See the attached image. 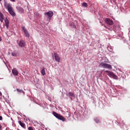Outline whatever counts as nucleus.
Returning <instances> with one entry per match:
<instances>
[{"label": "nucleus", "instance_id": "obj_1", "mask_svg": "<svg viewBox=\"0 0 130 130\" xmlns=\"http://www.w3.org/2000/svg\"><path fill=\"white\" fill-rule=\"evenodd\" d=\"M4 7L6 9V10H8L9 14H10L11 16H13V17H15V16H16V13L14 12L13 7H12L11 4L5 2Z\"/></svg>", "mask_w": 130, "mask_h": 130}, {"label": "nucleus", "instance_id": "obj_2", "mask_svg": "<svg viewBox=\"0 0 130 130\" xmlns=\"http://www.w3.org/2000/svg\"><path fill=\"white\" fill-rule=\"evenodd\" d=\"M52 114L55 116V117H56L58 119H59V120H62V121H66V118L63 117V116H61L60 114H58L56 112L53 111L52 112Z\"/></svg>", "mask_w": 130, "mask_h": 130}, {"label": "nucleus", "instance_id": "obj_3", "mask_svg": "<svg viewBox=\"0 0 130 130\" xmlns=\"http://www.w3.org/2000/svg\"><path fill=\"white\" fill-rule=\"evenodd\" d=\"M45 16H47L49 20H51V17L53 16V12L49 11L48 12L44 13Z\"/></svg>", "mask_w": 130, "mask_h": 130}, {"label": "nucleus", "instance_id": "obj_4", "mask_svg": "<svg viewBox=\"0 0 130 130\" xmlns=\"http://www.w3.org/2000/svg\"><path fill=\"white\" fill-rule=\"evenodd\" d=\"M100 66H101L102 68H105L106 69H112V67H111V65L106 63H101L100 64Z\"/></svg>", "mask_w": 130, "mask_h": 130}, {"label": "nucleus", "instance_id": "obj_5", "mask_svg": "<svg viewBox=\"0 0 130 130\" xmlns=\"http://www.w3.org/2000/svg\"><path fill=\"white\" fill-rule=\"evenodd\" d=\"M54 55L55 60H56V61H57V62H60V57L59 56V55L54 52Z\"/></svg>", "mask_w": 130, "mask_h": 130}, {"label": "nucleus", "instance_id": "obj_6", "mask_svg": "<svg viewBox=\"0 0 130 130\" xmlns=\"http://www.w3.org/2000/svg\"><path fill=\"white\" fill-rule=\"evenodd\" d=\"M105 22L108 25H113V21L109 18H106Z\"/></svg>", "mask_w": 130, "mask_h": 130}, {"label": "nucleus", "instance_id": "obj_7", "mask_svg": "<svg viewBox=\"0 0 130 130\" xmlns=\"http://www.w3.org/2000/svg\"><path fill=\"white\" fill-rule=\"evenodd\" d=\"M22 29L23 30V32H24V35H25V37H27L28 38H29V37H30V34H29L28 30H27L26 29L25 27H23Z\"/></svg>", "mask_w": 130, "mask_h": 130}, {"label": "nucleus", "instance_id": "obj_8", "mask_svg": "<svg viewBox=\"0 0 130 130\" xmlns=\"http://www.w3.org/2000/svg\"><path fill=\"white\" fill-rule=\"evenodd\" d=\"M18 44L19 46H20V47H25V46H26V43L23 40H20Z\"/></svg>", "mask_w": 130, "mask_h": 130}, {"label": "nucleus", "instance_id": "obj_9", "mask_svg": "<svg viewBox=\"0 0 130 130\" xmlns=\"http://www.w3.org/2000/svg\"><path fill=\"white\" fill-rule=\"evenodd\" d=\"M12 73L14 76H18L19 72H18V70H17V69L14 68L12 70Z\"/></svg>", "mask_w": 130, "mask_h": 130}, {"label": "nucleus", "instance_id": "obj_10", "mask_svg": "<svg viewBox=\"0 0 130 130\" xmlns=\"http://www.w3.org/2000/svg\"><path fill=\"white\" fill-rule=\"evenodd\" d=\"M105 72L106 73H107V75H108V76H109V77H112V76L114 74L111 71H106Z\"/></svg>", "mask_w": 130, "mask_h": 130}, {"label": "nucleus", "instance_id": "obj_11", "mask_svg": "<svg viewBox=\"0 0 130 130\" xmlns=\"http://www.w3.org/2000/svg\"><path fill=\"white\" fill-rule=\"evenodd\" d=\"M18 123L19 124H20V126H22V127H23V128H25V127H26V124H25V123H24L23 122H22L21 121H18Z\"/></svg>", "mask_w": 130, "mask_h": 130}, {"label": "nucleus", "instance_id": "obj_12", "mask_svg": "<svg viewBox=\"0 0 130 130\" xmlns=\"http://www.w3.org/2000/svg\"><path fill=\"white\" fill-rule=\"evenodd\" d=\"M4 19H5V17H4V14H3L2 12H0V21L2 23L4 22Z\"/></svg>", "mask_w": 130, "mask_h": 130}, {"label": "nucleus", "instance_id": "obj_13", "mask_svg": "<svg viewBox=\"0 0 130 130\" xmlns=\"http://www.w3.org/2000/svg\"><path fill=\"white\" fill-rule=\"evenodd\" d=\"M17 10L20 14H23L24 13V9L22 7H18Z\"/></svg>", "mask_w": 130, "mask_h": 130}, {"label": "nucleus", "instance_id": "obj_14", "mask_svg": "<svg viewBox=\"0 0 130 130\" xmlns=\"http://www.w3.org/2000/svg\"><path fill=\"white\" fill-rule=\"evenodd\" d=\"M5 25L6 26V28H9V20L8 19V18H6L5 19Z\"/></svg>", "mask_w": 130, "mask_h": 130}, {"label": "nucleus", "instance_id": "obj_15", "mask_svg": "<svg viewBox=\"0 0 130 130\" xmlns=\"http://www.w3.org/2000/svg\"><path fill=\"white\" fill-rule=\"evenodd\" d=\"M16 91H17V92H18V93H23V94H25V92H24V90H23L22 89L17 88Z\"/></svg>", "mask_w": 130, "mask_h": 130}, {"label": "nucleus", "instance_id": "obj_16", "mask_svg": "<svg viewBox=\"0 0 130 130\" xmlns=\"http://www.w3.org/2000/svg\"><path fill=\"white\" fill-rule=\"evenodd\" d=\"M41 73L43 76H45L46 73H45V68H43L42 71H41Z\"/></svg>", "mask_w": 130, "mask_h": 130}, {"label": "nucleus", "instance_id": "obj_17", "mask_svg": "<svg viewBox=\"0 0 130 130\" xmlns=\"http://www.w3.org/2000/svg\"><path fill=\"white\" fill-rule=\"evenodd\" d=\"M11 55H12V56H18V52H17L16 51H14L11 53Z\"/></svg>", "mask_w": 130, "mask_h": 130}, {"label": "nucleus", "instance_id": "obj_18", "mask_svg": "<svg viewBox=\"0 0 130 130\" xmlns=\"http://www.w3.org/2000/svg\"><path fill=\"white\" fill-rule=\"evenodd\" d=\"M69 95L71 96V97H73V98H75V94L72 92H69Z\"/></svg>", "mask_w": 130, "mask_h": 130}, {"label": "nucleus", "instance_id": "obj_19", "mask_svg": "<svg viewBox=\"0 0 130 130\" xmlns=\"http://www.w3.org/2000/svg\"><path fill=\"white\" fill-rule=\"evenodd\" d=\"M82 6L85 8H88V4L85 2L82 3Z\"/></svg>", "mask_w": 130, "mask_h": 130}, {"label": "nucleus", "instance_id": "obj_20", "mask_svg": "<svg viewBox=\"0 0 130 130\" xmlns=\"http://www.w3.org/2000/svg\"><path fill=\"white\" fill-rule=\"evenodd\" d=\"M94 121H95V122L96 123H99L100 122V120H99V119L98 118H94Z\"/></svg>", "mask_w": 130, "mask_h": 130}, {"label": "nucleus", "instance_id": "obj_21", "mask_svg": "<svg viewBox=\"0 0 130 130\" xmlns=\"http://www.w3.org/2000/svg\"><path fill=\"white\" fill-rule=\"evenodd\" d=\"M112 78H113L114 79H117V76H116V75H115L114 74H113V76H112Z\"/></svg>", "mask_w": 130, "mask_h": 130}, {"label": "nucleus", "instance_id": "obj_22", "mask_svg": "<svg viewBox=\"0 0 130 130\" xmlns=\"http://www.w3.org/2000/svg\"><path fill=\"white\" fill-rule=\"evenodd\" d=\"M0 120H3V117L0 116Z\"/></svg>", "mask_w": 130, "mask_h": 130}, {"label": "nucleus", "instance_id": "obj_23", "mask_svg": "<svg viewBox=\"0 0 130 130\" xmlns=\"http://www.w3.org/2000/svg\"><path fill=\"white\" fill-rule=\"evenodd\" d=\"M10 2H12L13 3H15V0H10Z\"/></svg>", "mask_w": 130, "mask_h": 130}, {"label": "nucleus", "instance_id": "obj_24", "mask_svg": "<svg viewBox=\"0 0 130 130\" xmlns=\"http://www.w3.org/2000/svg\"><path fill=\"white\" fill-rule=\"evenodd\" d=\"M2 128H3V126H2V125H0V130H1Z\"/></svg>", "mask_w": 130, "mask_h": 130}, {"label": "nucleus", "instance_id": "obj_25", "mask_svg": "<svg viewBox=\"0 0 130 130\" xmlns=\"http://www.w3.org/2000/svg\"><path fill=\"white\" fill-rule=\"evenodd\" d=\"M3 95V93H2V92L0 91V96H2Z\"/></svg>", "mask_w": 130, "mask_h": 130}, {"label": "nucleus", "instance_id": "obj_26", "mask_svg": "<svg viewBox=\"0 0 130 130\" xmlns=\"http://www.w3.org/2000/svg\"><path fill=\"white\" fill-rule=\"evenodd\" d=\"M0 41H2V37L0 36Z\"/></svg>", "mask_w": 130, "mask_h": 130}, {"label": "nucleus", "instance_id": "obj_27", "mask_svg": "<svg viewBox=\"0 0 130 130\" xmlns=\"http://www.w3.org/2000/svg\"><path fill=\"white\" fill-rule=\"evenodd\" d=\"M105 27L106 28H107V27H106V26H105Z\"/></svg>", "mask_w": 130, "mask_h": 130}, {"label": "nucleus", "instance_id": "obj_28", "mask_svg": "<svg viewBox=\"0 0 130 130\" xmlns=\"http://www.w3.org/2000/svg\"><path fill=\"white\" fill-rule=\"evenodd\" d=\"M0 2H2V0H0Z\"/></svg>", "mask_w": 130, "mask_h": 130}]
</instances>
